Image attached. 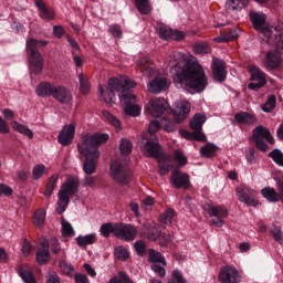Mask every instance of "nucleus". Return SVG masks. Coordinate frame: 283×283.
<instances>
[{"mask_svg": "<svg viewBox=\"0 0 283 283\" xmlns=\"http://www.w3.org/2000/svg\"><path fill=\"white\" fill-rule=\"evenodd\" d=\"M170 67H177L175 82L184 90L205 92L207 75L205 69L198 63V59L191 54L175 53L169 62Z\"/></svg>", "mask_w": 283, "mask_h": 283, "instance_id": "nucleus-1", "label": "nucleus"}, {"mask_svg": "<svg viewBox=\"0 0 283 283\" xmlns=\"http://www.w3.org/2000/svg\"><path fill=\"white\" fill-rule=\"evenodd\" d=\"M109 140V135L106 133H86L82 135L80 142L77 143V149L81 156H84L83 171L87 176L96 174V167L98 165V159L101 158V151L98 147L105 145Z\"/></svg>", "mask_w": 283, "mask_h": 283, "instance_id": "nucleus-2", "label": "nucleus"}, {"mask_svg": "<svg viewBox=\"0 0 283 283\" xmlns=\"http://www.w3.org/2000/svg\"><path fill=\"white\" fill-rule=\"evenodd\" d=\"M134 87H136V82L125 75L111 77L107 81V86L99 85L101 98L104 101V103H114V101H116V95H114V92H119V101L122 105H127L128 103H138L136 95L129 91L134 90Z\"/></svg>", "mask_w": 283, "mask_h": 283, "instance_id": "nucleus-3", "label": "nucleus"}, {"mask_svg": "<svg viewBox=\"0 0 283 283\" xmlns=\"http://www.w3.org/2000/svg\"><path fill=\"white\" fill-rule=\"evenodd\" d=\"M137 69L144 76H148V78L155 76V78L147 85L150 94H160V92H166V90H169L171 86V81L167 78V76L160 74V71L156 69L154 62L149 61V57H139L137 60Z\"/></svg>", "mask_w": 283, "mask_h": 283, "instance_id": "nucleus-4", "label": "nucleus"}, {"mask_svg": "<svg viewBox=\"0 0 283 283\" xmlns=\"http://www.w3.org/2000/svg\"><path fill=\"white\" fill-rule=\"evenodd\" d=\"M250 21L254 30L263 34L268 43H271V41H273L275 34L276 36H279V34H282L283 23L276 22L274 23V27L266 25V14L262 12L250 11Z\"/></svg>", "mask_w": 283, "mask_h": 283, "instance_id": "nucleus-5", "label": "nucleus"}, {"mask_svg": "<svg viewBox=\"0 0 283 283\" xmlns=\"http://www.w3.org/2000/svg\"><path fill=\"white\" fill-rule=\"evenodd\" d=\"M81 182L77 177L69 176L65 181L62 184L59 193H57V207L55 209L56 213H65L67 205H70V198L78 193V187Z\"/></svg>", "mask_w": 283, "mask_h": 283, "instance_id": "nucleus-6", "label": "nucleus"}, {"mask_svg": "<svg viewBox=\"0 0 283 283\" xmlns=\"http://www.w3.org/2000/svg\"><path fill=\"white\" fill-rule=\"evenodd\" d=\"M143 154H145L148 158H157L158 159V167H159V175L167 176L169 174V169H171V157H167L165 155H160V144L158 140H147L143 148Z\"/></svg>", "mask_w": 283, "mask_h": 283, "instance_id": "nucleus-7", "label": "nucleus"}, {"mask_svg": "<svg viewBox=\"0 0 283 283\" xmlns=\"http://www.w3.org/2000/svg\"><path fill=\"white\" fill-rule=\"evenodd\" d=\"M45 45H48L46 41H39L34 39H30L27 42V50L30 54V69L35 74H41V72H43V55L40 54L39 48H45Z\"/></svg>", "mask_w": 283, "mask_h": 283, "instance_id": "nucleus-8", "label": "nucleus"}, {"mask_svg": "<svg viewBox=\"0 0 283 283\" xmlns=\"http://www.w3.org/2000/svg\"><path fill=\"white\" fill-rule=\"evenodd\" d=\"M207 122V116L202 114H196L190 120V128L193 129V133H190L185 129H180L179 134L181 138L186 140H198L199 143H207V136L202 133V125Z\"/></svg>", "mask_w": 283, "mask_h": 283, "instance_id": "nucleus-9", "label": "nucleus"}, {"mask_svg": "<svg viewBox=\"0 0 283 283\" xmlns=\"http://www.w3.org/2000/svg\"><path fill=\"white\" fill-rule=\"evenodd\" d=\"M109 176L117 185H129L132 182V170L120 160H113L109 166Z\"/></svg>", "mask_w": 283, "mask_h": 283, "instance_id": "nucleus-10", "label": "nucleus"}, {"mask_svg": "<svg viewBox=\"0 0 283 283\" xmlns=\"http://www.w3.org/2000/svg\"><path fill=\"white\" fill-rule=\"evenodd\" d=\"M167 112H169V103L163 97L149 99L145 106V114L154 118H160V116H164Z\"/></svg>", "mask_w": 283, "mask_h": 283, "instance_id": "nucleus-11", "label": "nucleus"}, {"mask_svg": "<svg viewBox=\"0 0 283 283\" xmlns=\"http://www.w3.org/2000/svg\"><path fill=\"white\" fill-rule=\"evenodd\" d=\"M252 138L260 151L269 150V145H266V143H269L270 145H274L275 143V139H273L271 132H269L264 126H258L256 128H254ZM264 140H266V143H264Z\"/></svg>", "mask_w": 283, "mask_h": 283, "instance_id": "nucleus-12", "label": "nucleus"}, {"mask_svg": "<svg viewBox=\"0 0 283 283\" xmlns=\"http://www.w3.org/2000/svg\"><path fill=\"white\" fill-rule=\"evenodd\" d=\"M237 198L240 202H244L249 207H258V191L251 189L249 186L241 185L237 187Z\"/></svg>", "mask_w": 283, "mask_h": 283, "instance_id": "nucleus-13", "label": "nucleus"}, {"mask_svg": "<svg viewBox=\"0 0 283 283\" xmlns=\"http://www.w3.org/2000/svg\"><path fill=\"white\" fill-rule=\"evenodd\" d=\"M205 211L210 216V218H217L213 220L216 227H222L224 224V218H228L229 210L224 206H213L211 203L205 205Z\"/></svg>", "mask_w": 283, "mask_h": 283, "instance_id": "nucleus-14", "label": "nucleus"}, {"mask_svg": "<svg viewBox=\"0 0 283 283\" xmlns=\"http://www.w3.org/2000/svg\"><path fill=\"white\" fill-rule=\"evenodd\" d=\"M219 282L221 283H241L242 282V274L235 266L226 265L221 268L218 274Z\"/></svg>", "mask_w": 283, "mask_h": 283, "instance_id": "nucleus-15", "label": "nucleus"}, {"mask_svg": "<svg viewBox=\"0 0 283 283\" xmlns=\"http://www.w3.org/2000/svg\"><path fill=\"white\" fill-rule=\"evenodd\" d=\"M250 76L252 82L248 85L249 90L258 92L266 85V74L258 66H250Z\"/></svg>", "mask_w": 283, "mask_h": 283, "instance_id": "nucleus-16", "label": "nucleus"}, {"mask_svg": "<svg viewBox=\"0 0 283 283\" xmlns=\"http://www.w3.org/2000/svg\"><path fill=\"white\" fill-rule=\"evenodd\" d=\"M116 238L124 242H134V239L138 238V229L129 223H118Z\"/></svg>", "mask_w": 283, "mask_h": 283, "instance_id": "nucleus-17", "label": "nucleus"}, {"mask_svg": "<svg viewBox=\"0 0 283 283\" xmlns=\"http://www.w3.org/2000/svg\"><path fill=\"white\" fill-rule=\"evenodd\" d=\"M148 255H149V261L153 263L151 270L155 273H157L159 277H165L167 273L164 268V266H167L165 256L160 252H157L155 250H149ZM159 264H163V266Z\"/></svg>", "mask_w": 283, "mask_h": 283, "instance_id": "nucleus-18", "label": "nucleus"}, {"mask_svg": "<svg viewBox=\"0 0 283 283\" xmlns=\"http://www.w3.org/2000/svg\"><path fill=\"white\" fill-rule=\"evenodd\" d=\"M189 112H191V103L187 99H178L172 111L176 123H182L189 116Z\"/></svg>", "mask_w": 283, "mask_h": 283, "instance_id": "nucleus-19", "label": "nucleus"}, {"mask_svg": "<svg viewBox=\"0 0 283 283\" xmlns=\"http://www.w3.org/2000/svg\"><path fill=\"white\" fill-rule=\"evenodd\" d=\"M76 135V123L64 125L57 136V143L63 147L70 146L74 143V136Z\"/></svg>", "mask_w": 283, "mask_h": 283, "instance_id": "nucleus-20", "label": "nucleus"}, {"mask_svg": "<svg viewBox=\"0 0 283 283\" xmlns=\"http://www.w3.org/2000/svg\"><path fill=\"white\" fill-rule=\"evenodd\" d=\"M170 184L175 189H188L191 181L189 180V175L181 172L180 170L172 171L170 176Z\"/></svg>", "mask_w": 283, "mask_h": 283, "instance_id": "nucleus-21", "label": "nucleus"}, {"mask_svg": "<svg viewBox=\"0 0 283 283\" xmlns=\"http://www.w3.org/2000/svg\"><path fill=\"white\" fill-rule=\"evenodd\" d=\"M211 67L214 81H218L219 83L227 81V65L224 64V61L220 59H213Z\"/></svg>", "mask_w": 283, "mask_h": 283, "instance_id": "nucleus-22", "label": "nucleus"}, {"mask_svg": "<svg viewBox=\"0 0 283 283\" xmlns=\"http://www.w3.org/2000/svg\"><path fill=\"white\" fill-rule=\"evenodd\" d=\"M159 36L164 39V41H182V39H185V32L172 30L169 27H160Z\"/></svg>", "mask_w": 283, "mask_h": 283, "instance_id": "nucleus-23", "label": "nucleus"}, {"mask_svg": "<svg viewBox=\"0 0 283 283\" xmlns=\"http://www.w3.org/2000/svg\"><path fill=\"white\" fill-rule=\"evenodd\" d=\"M140 237L156 242L160 238V227L156 222L145 223Z\"/></svg>", "mask_w": 283, "mask_h": 283, "instance_id": "nucleus-24", "label": "nucleus"}, {"mask_svg": "<svg viewBox=\"0 0 283 283\" xmlns=\"http://www.w3.org/2000/svg\"><path fill=\"white\" fill-rule=\"evenodd\" d=\"M52 97L59 103H64L65 105H70V103H72V93H70V90L62 85L55 86Z\"/></svg>", "mask_w": 283, "mask_h": 283, "instance_id": "nucleus-25", "label": "nucleus"}, {"mask_svg": "<svg viewBox=\"0 0 283 283\" xmlns=\"http://www.w3.org/2000/svg\"><path fill=\"white\" fill-rule=\"evenodd\" d=\"M50 260V243L48 240L40 242L36 252L38 264H45Z\"/></svg>", "mask_w": 283, "mask_h": 283, "instance_id": "nucleus-26", "label": "nucleus"}, {"mask_svg": "<svg viewBox=\"0 0 283 283\" xmlns=\"http://www.w3.org/2000/svg\"><path fill=\"white\" fill-rule=\"evenodd\" d=\"M56 90V85L49 83V82H41L35 87V93L38 96L42 98H49V96H54V91Z\"/></svg>", "mask_w": 283, "mask_h": 283, "instance_id": "nucleus-27", "label": "nucleus"}, {"mask_svg": "<svg viewBox=\"0 0 283 283\" xmlns=\"http://www.w3.org/2000/svg\"><path fill=\"white\" fill-rule=\"evenodd\" d=\"M17 273L23 280L24 283H36V279L32 273V268L28 264H21L17 268Z\"/></svg>", "mask_w": 283, "mask_h": 283, "instance_id": "nucleus-28", "label": "nucleus"}, {"mask_svg": "<svg viewBox=\"0 0 283 283\" xmlns=\"http://www.w3.org/2000/svg\"><path fill=\"white\" fill-rule=\"evenodd\" d=\"M235 39H238V29L232 28L221 32L219 36L213 38V41L214 43H229Z\"/></svg>", "mask_w": 283, "mask_h": 283, "instance_id": "nucleus-29", "label": "nucleus"}, {"mask_svg": "<svg viewBox=\"0 0 283 283\" xmlns=\"http://www.w3.org/2000/svg\"><path fill=\"white\" fill-rule=\"evenodd\" d=\"M234 120L238 125H255L258 117L251 113L240 112L234 115Z\"/></svg>", "mask_w": 283, "mask_h": 283, "instance_id": "nucleus-30", "label": "nucleus"}, {"mask_svg": "<svg viewBox=\"0 0 283 283\" xmlns=\"http://www.w3.org/2000/svg\"><path fill=\"white\" fill-rule=\"evenodd\" d=\"M46 216L48 212L45 211V208H39L33 212L32 222L36 229H43V227H45Z\"/></svg>", "mask_w": 283, "mask_h": 283, "instance_id": "nucleus-31", "label": "nucleus"}, {"mask_svg": "<svg viewBox=\"0 0 283 283\" xmlns=\"http://www.w3.org/2000/svg\"><path fill=\"white\" fill-rule=\"evenodd\" d=\"M34 3L39 10L41 19H44L45 21H52V19H54V12L48 9V6H45L43 0H34Z\"/></svg>", "mask_w": 283, "mask_h": 283, "instance_id": "nucleus-32", "label": "nucleus"}, {"mask_svg": "<svg viewBox=\"0 0 283 283\" xmlns=\"http://www.w3.org/2000/svg\"><path fill=\"white\" fill-rule=\"evenodd\" d=\"M261 193L269 202H280L282 200V193L277 192L274 188L265 187L261 190Z\"/></svg>", "mask_w": 283, "mask_h": 283, "instance_id": "nucleus-33", "label": "nucleus"}, {"mask_svg": "<svg viewBox=\"0 0 283 283\" xmlns=\"http://www.w3.org/2000/svg\"><path fill=\"white\" fill-rule=\"evenodd\" d=\"M99 231L103 238H109L111 233H113L116 238V233L118 232V223H104L102 224Z\"/></svg>", "mask_w": 283, "mask_h": 283, "instance_id": "nucleus-34", "label": "nucleus"}, {"mask_svg": "<svg viewBox=\"0 0 283 283\" xmlns=\"http://www.w3.org/2000/svg\"><path fill=\"white\" fill-rule=\"evenodd\" d=\"M61 232L63 238H74L76 235V232L74 231V228L72 227V223H70L64 218L61 219Z\"/></svg>", "mask_w": 283, "mask_h": 283, "instance_id": "nucleus-35", "label": "nucleus"}, {"mask_svg": "<svg viewBox=\"0 0 283 283\" xmlns=\"http://www.w3.org/2000/svg\"><path fill=\"white\" fill-rule=\"evenodd\" d=\"M11 127L18 134H22V136H27V138H34V133L28 128V126L19 124L18 122L11 123Z\"/></svg>", "mask_w": 283, "mask_h": 283, "instance_id": "nucleus-36", "label": "nucleus"}, {"mask_svg": "<svg viewBox=\"0 0 283 283\" xmlns=\"http://www.w3.org/2000/svg\"><path fill=\"white\" fill-rule=\"evenodd\" d=\"M102 116H103L104 119H106L107 123H109V125L115 127V129L117 132H120V129H122L120 120H118V118H116V116H114L108 111H103Z\"/></svg>", "mask_w": 283, "mask_h": 283, "instance_id": "nucleus-37", "label": "nucleus"}, {"mask_svg": "<svg viewBox=\"0 0 283 283\" xmlns=\"http://www.w3.org/2000/svg\"><path fill=\"white\" fill-rule=\"evenodd\" d=\"M56 182H59V175L51 176L45 186L44 196L46 198H50V196H52V193H54V189H56Z\"/></svg>", "mask_w": 283, "mask_h": 283, "instance_id": "nucleus-38", "label": "nucleus"}, {"mask_svg": "<svg viewBox=\"0 0 283 283\" xmlns=\"http://www.w3.org/2000/svg\"><path fill=\"white\" fill-rule=\"evenodd\" d=\"M76 242L78 244V247H87L90 244H94V242H96V234L91 233V234H86V235H80L76 238Z\"/></svg>", "mask_w": 283, "mask_h": 283, "instance_id": "nucleus-39", "label": "nucleus"}, {"mask_svg": "<svg viewBox=\"0 0 283 283\" xmlns=\"http://www.w3.org/2000/svg\"><path fill=\"white\" fill-rule=\"evenodd\" d=\"M135 6L140 14H149L151 12L149 0H135Z\"/></svg>", "mask_w": 283, "mask_h": 283, "instance_id": "nucleus-40", "label": "nucleus"}, {"mask_svg": "<svg viewBox=\"0 0 283 283\" xmlns=\"http://www.w3.org/2000/svg\"><path fill=\"white\" fill-rule=\"evenodd\" d=\"M78 81H80L81 94H83L84 96H87V94H90V87H91L90 80L85 75L80 74Z\"/></svg>", "mask_w": 283, "mask_h": 283, "instance_id": "nucleus-41", "label": "nucleus"}, {"mask_svg": "<svg viewBox=\"0 0 283 283\" xmlns=\"http://www.w3.org/2000/svg\"><path fill=\"white\" fill-rule=\"evenodd\" d=\"M125 105L124 112L127 116H140V112L143 111V108L138 105H132V103L128 104H123Z\"/></svg>", "mask_w": 283, "mask_h": 283, "instance_id": "nucleus-42", "label": "nucleus"}, {"mask_svg": "<svg viewBox=\"0 0 283 283\" xmlns=\"http://www.w3.org/2000/svg\"><path fill=\"white\" fill-rule=\"evenodd\" d=\"M60 271L63 275H67V277H74V266L66 261H60Z\"/></svg>", "mask_w": 283, "mask_h": 283, "instance_id": "nucleus-43", "label": "nucleus"}, {"mask_svg": "<svg viewBox=\"0 0 283 283\" xmlns=\"http://www.w3.org/2000/svg\"><path fill=\"white\" fill-rule=\"evenodd\" d=\"M216 151H218V147H216V145H213V144H207L206 146H203L200 149V154L205 158H212V156H213V154H216Z\"/></svg>", "mask_w": 283, "mask_h": 283, "instance_id": "nucleus-44", "label": "nucleus"}, {"mask_svg": "<svg viewBox=\"0 0 283 283\" xmlns=\"http://www.w3.org/2000/svg\"><path fill=\"white\" fill-rule=\"evenodd\" d=\"M115 258L117 260H122V262H125V260H129V250L127 248L119 245L115 249Z\"/></svg>", "mask_w": 283, "mask_h": 283, "instance_id": "nucleus-45", "label": "nucleus"}, {"mask_svg": "<svg viewBox=\"0 0 283 283\" xmlns=\"http://www.w3.org/2000/svg\"><path fill=\"white\" fill-rule=\"evenodd\" d=\"M196 54H209L211 52V46L207 42H200L193 45L192 48Z\"/></svg>", "mask_w": 283, "mask_h": 283, "instance_id": "nucleus-46", "label": "nucleus"}, {"mask_svg": "<svg viewBox=\"0 0 283 283\" xmlns=\"http://www.w3.org/2000/svg\"><path fill=\"white\" fill-rule=\"evenodd\" d=\"M176 217V211L172 209H167L164 213L160 214L159 220L164 224H171V220Z\"/></svg>", "mask_w": 283, "mask_h": 283, "instance_id": "nucleus-47", "label": "nucleus"}, {"mask_svg": "<svg viewBox=\"0 0 283 283\" xmlns=\"http://www.w3.org/2000/svg\"><path fill=\"white\" fill-rule=\"evenodd\" d=\"M276 103H277V98L275 97V95H271L269 96L266 103L261 106V109H263L266 113L273 112V109H275Z\"/></svg>", "mask_w": 283, "mask_h": 283, "instance_id": "nucleus-48", "label": "nucleus"}, {"mask_svg": "<svg viewBox=\"0 0 283 283\" xmlns=\"http://www.w3.org/2000/svg\"><path fill=\"white\" fill-rule=\"evenodd\" d=\"M132 142L128 139H122L119 144V150L124 156H128V154H132Z\"/></svg>", "mask_w": 283, "mask_h": 283, "instance_id": "nucleus-49", "label": "nucleus"}, {"mask_svg": "<svg viewBox=\"0 0 283 283\" xmlns=\"http://www.w3.org/2000/svg\"><path fill=\"white\" fill-rule=\"evenodd\" d=\"M228 6L231 10L247 8V6H249V0H228Z\"/></svg>", "mask_w": 283, "mask_h": 283, "instance_id": "nucleus-50", "label": "nucleus"}, {"mask_svg": "<svg viewBox=\"0 0 283 283\" xmlns=\"http://www.w3.org/2000/svg\"><path fill=\"white\" fill-rule=\"evenodd\" d=\"M174 158L176 163H178L179 167H185V165H187V157L185 156V153H182V150H175Z\"/></svg>", "mask_w": 283, "mask_h": 283, "instance_id": "nucleus-51", "label": "nucleus"}, {"mask_svg": "<svg viewBox=\"0 0 283 283\" xmlns=\"http://www.w3.org/2000/svg\"><path fill=\"white\" fill-rule=\"evenodd\" d=\"M269 157L272 158V160H274V163H276V165H280L281 167H283V154H282V151L275 149V150H273L269 154Z\"/></svg>", "mask_w": 283, "mask_h": 283, "instance_id": "nucleus-52", "label": "nucleus"}, {"mask_svg": "<svg viewBox=\"0 0 283 283\" xmlns=\"http://www.w3.org/2000/svg\"><path fill=\"white\" fill-rule=\"evenodd\" d=\"M43 174H45V165L43 164H39L36 166H34L33 171H32V176L34 178V180H39Z\"/></svg>", "mask_w": 283, "mask_h": 283, "instance_id": "nucleus-53", "label": "nucleus"}, {"mask_svg": "<svg viewBox=\"0 0 283 283\" xmlns=\"http://www.w3.org/2000/svg\"><path fill=\"white\" fill-rule=\"evenodd\" d=\"M271 234L273 237V240H275V242H279V244H283V232H282V229H280V227H274L271 230Z\"/></svg>", "mask_w": 283, "mask_h": 283, "instance_id": "nucleus-54", "label": "nucleus"}, {"mask_svg": "<svg viewBox=\"0 0 283 283\" xmlns=\"http://www.w3.org/2000/svg\"><path fill=\"white\" fill-rule=\"evenodd\" d=\"M109 34L114 36V39H120L123 36V30L120 29V25L118 24H113L108 28Z\"/></svg>", "mask_w": 283, "mask_h": 283, "instance_id": "nucleus-55", "label": "nucleus"}, {"mask_svg": "<svg viewBox=\"0 0 283 283\" xmlns=\"http://www.w3.org/2000/svg\"><path fill=\"white\" fill-rule=\"evenodd\" d=\"M134 247L136 253H138L139 255H145V253L147 252V245L144 241H136Z\"/></svg>", "mask_w": 283, "mask_h": 283, "instance_id": "nucleus-56", "label": "nucleus"}, {"mask_svg": "<svg viewBox=\"0 0 283 283\" xmlns=\"http://www.w3.org/2000/svg\"><path fill=\"white\" fill-rule=\"evenodd\" d=\"M161 125L164 126L165 132H176V123L167 118L161 119Z\"/></svg>", "mask_w": 283, "mask_h": 283, "instance_id": "nucleus-57", "label": "nucleus"}, {"mask_svg": "<svg viewBox=\"0 0 283 283\" xmlns=\"http://www.w3.org/2000/svg\"><path fill=\"white\" fill-rule=\"evenodd\" d=\"M30 253H32V243L28 239H24L22 243V254L27 258Z\"/></svg>", "mask_w": 283, "mask_h": 283, "instance_id": "nucleus-58", "label": "nucleus"}, {"mask_svg": "<svg viewBox=\"0 0 283 283\" xmlns=\"http://www.w3.org/2000/svg\"><path fill=\"white\" fill-rule=\"evenodd\" d=\"M159 244L160 247H169V244H171V237L170 234H159Z\"/></svg>", "mask_w": 283, "mask_h": 283, "instance_id": "nucleus-59", "label": "nucleus"}, {"mask_svg": "<svg viewBox=\"0 0 283 283\" xmlns=\"http://www.w3.org/2000/svg\"><path fill=\"white\" fill-rule=\"evenodd\" d=\"M160 129V123H158V120H153L150 122L149 126H148V133L150 134H157Z\"/></svg>", "mask_w": 283, "mask_h": 283, "instance_id": "nucleus-60", "label": "nucleus"}, {"mask_svg": "<svg viewBox=\"0 0 283 283\" xmlns=\"http://www.w3.org/2000/svg\"><path fill=\"white\" fill-rule=\"evenodd\" d=\"M155 202L156 199H154L153 197H147L146 199L143 200L142 208L149 209V207H151Z\"/></svg>", "mask_w": 283, "mask_h": 283, "instance_id": "nucleus-61", "label": "nucleus"}, {"mask_svg": "<svg viewBox=\"0 0 283 283\" xmlns=\"http://www.w3.org/2000/svg\"><path fill=\"white\" fill-rule=\"evenodd\" d=\"M51 251L53 253H61V244L59 243V240H51Z\"/></svg>", "mask_w": 283, "mask_h": 283, "instance_id": "nucleus-62", "label": "nucleus"}, {"mask_svg": "<svg viewBox=\"0 0 283 283\" xmlns=\"http://www.w3.org/2000/svg\"><path fill=\"white\" fill-rule=\"evenodd\" d=\"M75 282L76 283H90V279L85 274H75Z\"/></svg>", "mask_w": 283, "mask_h": 283, "instance_id": "nucleus-63", "label": "nucleus"}, {"mask_svg": "<svg viewBox=\"0 0 283 283\" xmlns=\"http://www.w3.org/2000/svg\"><path fill=\"white\" fill-rule=\"evenodd\" d=\"M46 283H61V277H59L56 274H49L46 276Z\"/></svg>", "mask_w": 283, "mask_h": 283, "instance_id": "nucleus-64", "label": "nucleus"}]
</instances>
